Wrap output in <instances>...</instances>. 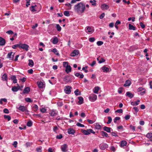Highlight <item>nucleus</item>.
I'll return each instance as SVG.
<instances>
[{"label":"nucleus","mask_w":152,"mask_h":152,"mask_svg":"<svg viewBox=\"0 0 152 152\" xmlns=\"http://www.w3.org/2000/svg\"><path fill=\"white\" fill-rule=\"evenodd\" d=\"M78 99H79V101L78 102L80 104H82L83 103V98L82 97H78Z\"/></svg>","instance_id":"nucleus-34"},{"label":"nucleus","mask_w":152,"mask_h":152,"mask_svg":"<svg viewBox=\"0 0 152 152\" xmlns=\"http://www.w3.org/2000/svg\"><path fill=\"white\" fill-rule=\"evenodd\" d=\"M108 119V121L107 122V124H110L111 123L112 121V119L111 117L109 116L107 117Z\"/></svg>","instance_id":"nucleus-48"},{"label":"nucleus","mask_w":152,"mask_h":152,"mask_svg":"<svg viewBox=\"0 0 152 152\" xmlns=\"http://www.w3.org/2000/svg\"><path fill=\"white\" fill-rule=\"evenodd\" d=\"M75 75L77 77L80 76V78H83L84 77V75L83 74H80L79 73H76L75 74Z\"/></svg>","instance_id":"nucleus-30"},{"label":"nucleus","mask_w":152,"mask_h":152,"mask_svg":"<svg viewBox=\"0 0 152 152\" xmlns=\"http://www.w3.org/2000/svg\"><path fill=\"white\" fill-rule=\"evenodd\" d=\"M76 125L78 126L82 127H84L85 126L84 125L82 124L79 123H77L76 124Z\"/></svg>","instance_id":"nucleus-59"},{"label":"nucleus","mask_w":152,"mask_h":152,"mask_svg":"<svg viewBox=\"0 0 152 152\" xmlns=\"http://www.w3.org/2000/svg\"><path fill=\"white\" fill-rule=\"evenodd\" d=\"M146 137L148 138H150L152 137V133H148L146 135Z\"/></svg>","instance_id":"nucleus-49"},{"label":"nucleus","mask_w":152,"mask_h":152,"mask_svg":"<svg viewBox=\"0 0 152 152\" xmlns=\"http://www.w3.org/2000/svg\"><path fill=\"white\" fill-rule=\"evenodd\" d=\"M94 125L95 128L96 129H100L102 128L101 125L99 123H97L95 124Z\"/></svg>","instance_id":"nucleus-16"},{"label":"nucleus","mask_w":152,"mask_h":152,"mask_svg":"<svg viewBox=\"0 0 152 152\" xmlns=\"http://www.w3.org/2000/svg\"><path fill=\"white\" fill-rule=\"evenodd\" d=\"M111 128L106 126L104 127L103 129L104 131H106L107 132H111Z\"/></svg>","instance_id":"nucleus-23"},{"label":"nucleus","mask_w":152,"mask_h":152,"mask_svg":"<svg viewBox=\"0 0 152 152\" xmlns=\"http://www.w3.org/2000/svg\"><path fill=\"white\" fill-rule=\"evenodd\" d=\"M101 133L102 136H105L107 137H108V134L104 131H102L101 132Z\"/></svg>","instance_id":"nucleus-39"},{"label":"nucleus","mask_w":152,"mask_h":152,"mask_svg":"<svg viewBox=\"0 0 152 152\" xmlns=\"http://www.w3.org/2000/svg\"><path fill=\"white\" fill-rule=\"evenodd\" d=\"M85 31L88 34H91L94 32V29L91 26H87L85 29Z\"/></svg>","instance_id":"nucleus-3"},{"label":"nucleus","mask_w":152,"mask_h":152,"mask_svg":"<svg viewBox=\"0 0 152 152\" xmlns=\"http://www.w3.org/2000/svg\"><path fill=\"white\" fill-rule=\"evenodd\" d=\"M25 100L27 102H32L33 101L30 98H27L25 99Z\"/></svg>","instance_id":"nucleus-51"},{"label":"nucleus","mask_w":152,"mask_h":152,"mask_svg":"<svg viewBox=\"0 0 152 152\" xmlns=\"http://www.w3.org/2000/svg\"><path fill=\"white\" fill-rule=\"evenodd\" d=\"M32 125V122L31 120L28 121L27 123V125L29 127H31Z\"/></svg>","instance_id":"nucleus-40"},{"label":"nucleus","mask_w":152,"mask_h":152,"mask_svg":"<svg viewBox=\"0 0 152 152\" xmlns=\"http://www.w3.org/2000/svg\"><path fill=\"white\" fill-rule=\"evenodd\" d=\"M140 102V100H137L135 102H131V104L133 106H137L139 104Z\"/></svg>","instance_id":"nucleus-19"},{"label":"nucleus","mask_w":152,"mask_h":152,"mask_svg":"<svg viewBox=\"0 0 152 152\" xmlns=\"http://www.w3.org/2000/svg\"><path fill=\"white\" fill-rule=\"evenodd\" d=\"M7 102V99H6L4 98L1 99L0 100V104H2L3 103V102Z\"/></svg>","instance_id":"nucleus-46"},{"label":"nucleus","mask_w":152,"mask_h":152,"mask_svg":"<svg viewBox=\"0 0 152 152\" xmlns=\"http://www.w3.org/2000/svg\"><path fill=\"white\" fill-rule=\"evenodd\" d=\"M15 54V53L12 52L9 53L7 54V57L10 58V60H12L13 59Z\"/></svg>","instance_id":"nucleus-9"},{"label":"nucleus","mask_w":152,"mask_h":152,"mask_svg":"<svg viewBox=\"0 0 152 152\" xmlns=\"http://www.w3.org/2000/svg\"><path fill=\"white\" fill-rule=\"evenodd\" d=\"M86 9V5L82 2L78 3L74 5V10L77 14H81L84 12Z\"/></svg>","instance_id":"nucleus-1"},{"label":"nucleus","mask_w":152,"mask_h":152,"mask_svg":"<svg viewBox=\"0 0 152 152\" xmlns=\"http://www.w3.org/2000/svg\"><path fill=\"white\" fill-rule=\"evenodd\" d=\"M101 7L103 10L104 9H107L109 8V6L108 5H107L105 4H104L102 5Z\"/></svg>","instance_id":"nucleus-33"},{"label":"nucleus","mask_w":152,"mask_h":152,"mask_svg":"<svg viewBox=\"0 0 152 152\" xmlns=\"http://www.w3.org/2000/svg\"><path fill=\"white\" fill-rule=\"evenodd\" d=\"M37 5L35 4L34 5H32L30 7V10L32 12H34L36 11V10H35L34 7H37Z\"/></svg>","instance_id":"nucleus-28"},{"label":"nucleus","mask_w":152,"mask_h":152,"mask_svg":"<svg viewBox=\"0 0 152 152\" xmlns=\"http://www.w3.org/2000/svg\"><path fill=\"white\" fill-rule=\"evenodd\" d=\"M64 15L66 16H69L70 15V14L69 11H66L64 12Z\"/></svg>","instance_id":"nucleus-44"},{"label":"nucleus","mask_w":152,"mask_h":152,"mask_svg":"<svg viewBox=\"0 0 152 152\" xmlns=\"http://www.w3.org/2000/svg\"><path fill=\"white\" fill-rule=\"evenodd\" d=\"M138 94L142 95L145 94V90L143 88L140 87L137 89Z\"/></svg>","instance_id":"nucleus-6"},{"label":"nucleus","mask_w":152,"mask_h":152,"mask_svg":"<svg viewBox=\"0 0 152 152\" xmlns=\"http://www.w3.org/2000/svg\"><path fill=\"white\" fill-rule=\"evenodd\" d=\"M50 115L52 116H55L57 114L55 110H53L51 111L50 113Z\"/></svg>","instance_id":"nucleus-29"},{"label":"nucleus","mask_w":152,"mask_h":152,"mask_svg":"<svg viewBox=\"0 0 152 152\" xmlns=\"http://www.w3.org/2000/svg\"><path fill=\"white\" fill-rule=\"evenodd\" d=\"M102 69L103 70V71L104 72H109L110 71L109 68L106 67L105 66H103L102 67Z\"/></svg>","instance_id":"nucleus-20"},{"label":"nucleus","mask_w":152,"mask_h":152,"mask_svg":"<svg viewBox=\"0 0 152 152\" xmlns=\"http://www.w3.org/2000/svg\"><path fill=\"white\" fill-rule=\"evenodd\" d=\"M56 28L58 31H60L61 30V27L58 24H56Z\"/></svg>","instance_id":"nucleus-42"},{"label":"nucleus","mask_w":152,"mask_h":152,"mask_svg":"<svg viewBox=\"0 0 152 152\" xmlns=\"http://www.w3.org/2000/svg\"><path fill=\"white\" fill-rule=\"evenodd\" d=\"M53 129L54 132L57 133V131L58 130V129L56 126L53 127Z\"/></svg>","instance_id":"nucleus-47"},{"label":"nucleus","mask_w":152,"mask_h":152,"mask_svg":"<svg viewBox=\"0 0 152 152\" xmlns=\"http://www.w3.org/2000/svg\"><path fill=\"white\" fill-rule=\"evenodd\" d=\"M16 108L22 112H25L26 113L28 112L27 108L26 106L22 105H19L18 107H17Z\"/></svg>","instance_id":"nucleus-2"},{"label":"nucleus","mask_w":152,"mask_h":152,"mask_svg":"<svg viewBox=\"0 0 152 152\" xmlns=\"http://www.w3.org/2000/svg\"><path fill=\"white\" fill-rule=\"evenodd\" d=\"M129 29L130 30H136V28L133 26L132 25L129 24Z\"/></svg>","instance_id":"nucleus-36"},{"label":"nucleus","mask_w":152,"mask_h":152,"mask_svg":"<svg viewBox=\"0 0 152 152\" xmlns=\"http://www.w3.org/2000/svg\"><path fill=\"white\" fill-rule=\"evenodd\" d=\"M71 87L69 86H66L64 88V91L66 94H69L71 92Z\"/></svg>","instance_id":"nucleus-8"},{"label":"nucleus","mask_w":152,"mask_h":152,"mask_svg":"<svg viewBox=\"0 0 152 152\" xmlns=\"http://www.w3.org/2000/svg\"><path fill=\"white\" fill-rule=\"evenodd\" d=\"M10 79L13 81L14 83H17V80L16 78V77L15 75H11L10 77Z\"/></svg>","instance_id":"nucleus-13"},{"label":"nucleus","mask_w":152,"mask_h":152,"mask_svg":"<svg viewBox=\"0 0 152 152\" xmlns=\"http://www.w3.org/2000/svg\"><path fill=\"white\" fill-rule=\"evenodd\" d=\"M66 72L67 73H68L69 72H71V68L70 66L67 65L66 67Z\"/></svg>","instance_id":"nucleus-18"},{"label":"nucleus","mask_w":152,"mask_h":152,"mask_svg":"<svg viewBox=\"0 0 152 152\" xmlns=\"http://www.w3.org/2000/svg\"><path fill=\"white\" fill-rule=\"evenodd\" d=\"M58 42V38L56 37H55L54 38L53 41H52V42L53 44H57Z\"/></svg>","instance_id":"nucleus-31"},{"label":"nucleus","mask_w":152,"mask_h":152,"mask_svg":"<svg viewBox=\"0 0 152 152\" xmlns=\"http://www.w3.org/2000/svg\"><path fill=\"white\" fill-rule=\"evenodd\" d=\"M95 40V38L94 37H90L89 39V41L91 42H94Z\"/></svg>","instance_id":"nucleus-54"},{"label":"nucleus","mask_w":152,"mask_h":152,"mask_svg":"<svg viewBox=\"0 0 152 152\" xmlns=\"http://www.w3.org/2000/svg\"><path fill=\"white\" fill-rule=\"evenodd\" d=\"M33 109L35 111H37L38 108V106L36 104L34 105L33 107Z\"/></svg>","instance_id":"nucleus-43"},{"label":"nucleus","mask_w":152,"mask_h":152,"mask_svg":"<svg viewBox=\"0 0 152 152\" xmlns=\"http://www.w3.org/2000/svg\"><path fill=\"white\" fill-rule=\"evenodd\" d=\"M6 33L9 34H14L13 32L11 30H10L7 31Z\"/></svg>","instance_id":"nucleus-62"},{"label":"nucleus","mask_w":152,"mask_h":152,"mask_svg":"<svg viewBox=\"0 0 152 152\" xmlns=\"http://www.w3.org/2000/svg\"><path fill=\"white\" fill-rule=\"evenodd\" d=\"M99 89V87L98 86L95 87L93 89L94 92L95 93H97Z\"/></svg>","instance_id":"nucleus-32"},{"label":"nucleus","mask_w":152,"mask_h":152,"mask_svg":"<svg viewBox=\"0 0 152 152\" xmlns=\"http://www.w3.org/2000/svg\"><path fill=\"white\" fill-rule=\"evenodd\" d=\"M52 51L54 52L56 55L58 56L59 55L58 52L56 48L53 49Z\"/></svg>","instance_id":"nucleus-41"},{"label":"nucleus","mask_w":152,"mask_h":152,"mask_svg":"<svg viewBox=\"0 0 152 152\" xmlns=\"http://www.w3.org/2000/svg\"><path fill=\"white\" fill-rule=\"evenodd\" d=\"M74 93L75 95H80L81 94V92L78 89H77L75 91Z\"/></svg>","instance_id":"nucleus-37"},{"label":"nucleus","mask_w":152,"mask_h":152,"mask_svg":"<svg viewBox=\"0 0 152 152\" xmlns=\"http://www.w3.org/2000/svg\"><path fill=\"white\" fill-rule=\"evenodd\" d=\"M28 45L26 44L21 43H20L19 48L25 49L27 51L28 50Z\"/></svg>","instance_id":"nucleus-5"},{"label":"nucleus","mask_w":152,"mask_h":152,"mask_svg":"<svg viewBox=\"0 0 152 152\" xmlns=\"http://www.w3.org/2000/svg\"><path fill=\"white\" fill-rule=\"evenodd\" d=\"M30 89L29 87H27L25 88L23 91V93L24 94H28L30 91Z\"/></svg>","instance_id":"nucleus-17"},{"label":"nucleus","mask_w":152,"mask_h":152,"mask_svg":"<svg viewBox=\"0 0 152 152\" xmlns=\"http://www.w3.org/2000/svg\"><path fill=\"white\" fill-rule=\"evenodd\" d=\"M61 149L63 152H65L68 151V146L66 144H64L61 145Z\"/></svg>","instance_id":"nucleus-7"},{"label":"nucleus","mask_w":152,"mask_h":152,"mask_svg":"<svg viewBox=\"0 0 152 152\" xmlns=\"http://www.w3.org/2000/svg\"><path fill=\"white\" fill-rule=\"evenodd\" d=\"M37 84L39 88H42L44 86V84L42 82H37Z\"/></svg>","instance_id":"nucleus-22"},{"label":"nucleus","mask_w":152,"mask_h":152,"mask_svg":"<svg viewBox=\"0 0 152 152\" xmlns=\"http://www.w3.org/2000/svg\"><path fill=\"white\" fill-rule=\"evenodd\" d=\"M131 82L129 80H127L126 81L124 85L125 86H129L131 84Z\"/></svg>","instance_id":"nucleus-27"},{"label":"nucleus","mask_w":152,"mask_h":152,"mask_svg":"<svg viewBox=\"0 0 152 152\" xmlns=\"http://www.w3.org/2000/svg\"><path fill=\"white\" fill-rule=\"evenodd\" d=\"M48 152H55L54 149L51 148H49L48 149Z\"/></svg>","instance_id":"nucleus-60"},{"label":"nucleus","mask_w":152,"mask_h":152,"mask_svg":"<svg viewBox=\"0 0 152 152\" xmlns=\"http://www.w3.org/2000/svg\"><path fill=\"white\" fill-rule=\"evenodd\" d=\"M111 135H112V136H115V137L118 136V135L117 134L116 132H112L111 133Z\"/></svg>","instance_id":"nucleus-63"},{"label":"nucleus","mask_w":152,"mask_h":152,"mask_svg":"<svg viewBox=\"0 0 152 152\" xmlns=\"http://www.w3.org/2000/svg\"><path fill=\"white\" fill-rule=\"evenodd\" d=\"M97 96H89L88 98L91 102H94L97 99Z\"/></svg>","instance_id":"nucleus-12"},{"label":"nucleus","mask_w":152,"mask_h":152,"mask_svg":"<svg viewBox=\"0 0 152 152\" xmlns=\"http://www.w3.org/2000/svg\"><path fill=\"white\" fill-rule=\"evenodd\" d=\"M127 144V142L126 141L123 140L120 143V146L121 147H124L126 146Z\"/></svg>","instance_id":"nucleus-24"},{"label":"nucleus","mask_w":152,"mask_h":152,"mask_svg":"<svg viewBox=\"0 0 152 152\" xmlns=\"http://www.w3.org/2000/svg\"><path fill=\"white\" fill-rule=\"evenodd\" d=\"M129 128L133 132H135L136 131L135 127L134 126L130 125Z\"/></svg>","instance_id":"nucleus-50"},{"label":"nucleus","mask_w":152,"mask_h":152,"mask_svg":"<svg viewBox=\"0 0 152 152\" xmlns=\"http://www.w3.org/2000/svg\"><path fill=\"white\" fill-rule=\"evenodd\" d=\"M97 60L99 61V63L101 64L105 61V60L103 58L99 57L97 58Z\"/></svg>","instance_id":"nucleus-21"},{"label":"nucleus","mask_w":152,"mask_h":152,"mask_svg":"<svg viewBox=\"0 0 152 152\" xmlns=\"http://www.w3.org/2000/svg\"><path fill=\"white\" fill-rule=\"evenodd\" d=\"M120 118L119 117H116L114 119V123H116L117 120H120Z\"/></svg>","instance_id":"nucleus-58"},{"label":"nucleus","mask_w":152,"mask_h":152,"mask_svg":"<svg viewBox=\"0 0 152 152\" xmlns=\"http://www.w3.org/2000/svg\"><path fill=\"white\" fill-rule=\"evenodd\" d=\"M64 80L66 82H68L69 81V77L67 75L65 76L64 78Z\"/></svg>","instance_id":"nucleus-38"},{"label":"nucleus","mask_w":152,"mask_h":152,"mask_svg":"<svg viewBox=\"0 0 152 152\" xmlns=\"http://www.w3.org/2000/svg\"><path fill=\"white\" fill-rule=\"evenodd\" d=\"M99 148L102 150H104L105 149L107 148L108 145L105 143H103L100 144L99 145Z\"/></svg>","instance_id":"nucleus-10"},{"label":"nucleus","mask_w":152,"mask_h":152,"mask_svg":"<svg viewBox=\"0 0 152 152\" xmlns=\"http://www.w3.org/2000/svg\"><path fill=\"white\" fill-rule=\"evenodd\" d=\"M83 133L86 135H88L90 134V133H92L93 134H95V132L93 131V130L91 129L86 130H82Z\"/></svg>","instance_id":"nucleus-4"},{"label":"nucleus","mask_w":152,"mask_h":152,"mask_svg":"<svg viewBox=\"0 0 152 152\" xmlns=\"http://www.w3.org/2000/svg\"><path fill=\"white\" fill-rule=\"evenodd\" d=\"M5 39L1 37H0V45L3 46L5 45Z\"/></svg>","instance_id":"nucleus-15"},{"label":"nucleus","mask_w":152,"mask_h":152,"mask_svg":"<svg viewBox=\"0 0 152 152\" xmlns=\"http://www.w3.org/2000/svg\"><path fill=\"white\" fill-rule=\"evenodd\" d=\"M42 147H40L39 148H36V151L37 152H42Z\"/></svg>","instance_id":"nucleus-64"},{"label":"nucleus","mask_w":152,"mask_h":152,"mask_svg":"<svg viewBox=\"0 0 152 152\" xmlns=\"http://www.w3.org/2000/svg\"><path fill=\"white\" fill-rule=\"evenodd\" d=\"M67 132L69 134H73L75 132L74 130L72 129H68Z\"/></svg>","instance_id":"nucleus-25"},{"label":"nucleus","mask_w":152,"mask_h":152,"mask_svg":"<svg viewBox=\"0 0 152 152\" xmlns=\"http://www.w3.org/2000/svg\"><path fill=\"white\" fill-rule=\"evenodd\" d=\"M20 88V86L18 84L17 86H14L12 87V90L15 92L17 91Z\"/></svg>","instance_id":"nucleus-14"},{"label":"nucleus","mask_w":152,"mask_h":152,"mask_svg":"<svg viewBox=\"0 0 152 152\" xmlns=\"http://www.w3.org/2000/svg\"><path fill=\"white\" fill-rule=\"evenodd\" d=\"M28 65L30 67H32L34 65V63L33 61L31 59H29L28 60Z\"/></svg>","instance_id":"nucleus-26"},{"label":"nucleus","mask_w":152,"mask_h":152,"mask_svg":"<svg viewBox=\"0 0 152 152\" xmlns=\"http://www.w3.org/2000/svg\"><path fill=\"white\" fill-rule=\"evenodd\" d=\"M96 43L98 46H100L103 44V42L101 41H98Z\"/></svg>","instance_id":"nucleus-57"},{"label":"nucleus","mask_w":152,"mask_h":152,"mask_svg":"<svg viewBox=\"0 0 152 152\" xmlns=\"http://www.w3.org/2000/svg\"><path fill=\"white\" fill-rule=\"evenodd\" d=\"M4 117L5 119H7L8 121H9L11 119V117L9 115H4Z\"/></svg>","instance_id":"nucleus-45"},{"label":"nucleus","mask_w":152,"mask_h":152,"mask_svg":"<svg viewBox=\"0 0 152 152\" xmlns=\"http://www.w3.org/2000/svg\"><path fill=\"white\" fill-rule=\"evenodd\" d=\"M40 111L42 113H45L46 111V109L45 108H42L40 109Z\"/></svg>","instance_id":"nucleus-55"},{"label":"nucleus","mask_w":152,"mask_h":152,"mask_svg":"<svg viewBox=\"0 0 152 152\" xmlns=\"http://www.w3.org/2000/svg\"><path fill=\"white\" fill-rule=\"evenodd\" d=\"M2 79L4 81L5 80L7 81V75L6 74H4L2 76Z\"/></svg>","instance_id":"nucleus-35"},{"label":"nucleus","mask_w":152,"mask_h":152,"mask_svg":"<svg viewBox=\"0 0 152 152\" xmlns=\"http://www.w3.org/2000/svg\"><path fill=\"white\" fill-rule=\"evenodd\" d=\"M20 43L18 44H16L12 46V48L14 49H15L17 47H19V48Z\"/></svg>","instance_id":"nucleus-53"},{"label":"nucleus","mask_w":152,"mask_h":152,"mask_svg":"<svg viewBox=\"0 0 152 152\" xmlns=\"http://www.w3.org/2000/svg\"><path fill=\"white\" fill-rule=\"evenodd\" d=\"M90 2L92 4L93 6H95L96 5V1L95 0H90Z\"/></svg>","instance_id":"nucleus-52"},{"label":"nucleus","mask_w":152,"mask_h":152,"mask_svg":"<svg viewBox=\"0 0 152 152\" xmlns=\"http://www.w3.org/2000/svg\"><path fill=\"white\" fill-rule=\"evenodd\" d=\"M123 90V88H119L118 90V92L119 93V94H120L122 92V91Z\"/></svg>","instance_id":"nucleus-61"},{"label":"nucleus","mask_w":152,"mask_h":152,"mask_svg":"<svg viewBox=\"0 0 152 152\" xmlns=\"http://www.w3.org/2000/svg\"><path fill=\"white\" fill-rule=\"evenodd\" d=\"M79 53L78 50H74L73 52L70 54V56H72L74 57L76 55H78Z\"/></svg>","instance_id":"nucleus-11"},{"label":"nucleus","mask_w":152,"mask_h":152,"mask_svg":"<svg viewBox=\"0 0 152 152\" xmlns=\"http://www.w3.org/2000/svg\"><path fill=\"white\" fill-rule=\"evenodd\" d=\"M62 137H63L62 135V134H60L58 135H57L56 136V138L59 139H61L62 138Z\"/></svg>","instance_id":"nucleus-56"}]
</instances>
